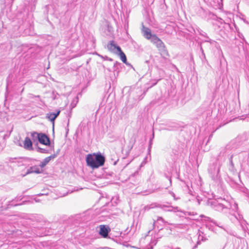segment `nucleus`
I'll list each match as a JSON object with an SVG mask.
<instances>
[{
    "label": "nucleus",
    "mask_w": 249,
    "mask_h": 249,
    "mask_svg": "<svg viewBox=\"0 0 249 249\" xmlns=\"http://www.w3.org/2000/svg\"><path fill=\"white\" fill-rule=\"evenodd\" d=\"M208 205L215 211L224 213H227L231 208V203L222 198L209 201Z\"/></svg>",
    "instance_id": "nucleus-3"
},
{
    "label": "nucleus",
    "mask_w": 249,
    "mask_h": 249,
    "mask_svg": "<svg viewBox=\"0 0 249 249\" xmlns=\"http://www.w3.org/2000/svg\"><path fill=\"white\" fill-rule=\"evenodd\" d=\"M143 36L147 39H150L152 38V35L151 33V30L148 28H145L143 31Z\"/></svg>",
    "instance_id": "nucleus-18"
},
{
    "label": "nucleus",
    "mask_w": 249,
    "mask_h": 249,
    "mask_svg": "<svg viewBox=\"0 0 249 249\" xmlns=\"http://www.w3.org/2000/svg\"><path fill=\"white\" fill-rule=\"evenodd\" d=\"M156 221L154 220V225L155 224Z\"/></svg>",
    "instance_id": "nucleus-31"
},
{
    "label": "nucleus",
    "mask_w": 249,
    "mask_h": 249,
    "mask_svg": "<svg viewBox=\"0 0 249 249\" xmlns=\"http://www.w3.org/2000/svg\"><path fill=\"white\" fill-rule=\"evenodd\" d=\"M167 179L169 180V184L170 185H171V184H172V181H171V177H167Z\"/></svg>",
    "instance_id": "nucleus-27"
},
{
    "label": "nucleus",
    "mask_w": 249,
    "mask_h": 249,
    "mask_svg": "<svg viewBox=\"0 0 249 249\" xmlns=\"http://www.w3.org/2000/svg\"><path fill=\"white\" fill-rule=\"evenodd\" d=\"M128 157H123L122 158L121 160H120L118 158V157H115V159H112L111 160H114L113 161V164L115 165L117 164V162H120V164L122 165H124V167H126L127 165H128L130 162L131 161L132 159L130 160H127Z\"/></svg>",
    "instance_id": "nucleus-8"
},
{
    "label": "nucleus",
    "mask_w": 249,
    "mask_h": 249,
    "mask_svg": "<svg viewBox=\"0 0 249 249\" xmlns=\"http://www.w3.org/2000/svg\"><path fill=\"white\" fill-rule=\"evenodd\" d=\"M235 218H236L237 220H239V219L241 218L240 216L238 215L239 218H238L236 215L234 216Z\"/></svg>",
    "instance_id": "nucleus-29"
},
{
    "label": "nucleus",
    "mask_w": 249,
    "mask_h": 249,
    "mask_svg": "<svg viewBox=\"0 0 249 249\" xmlns=\"http://www.w3.org/2000/svg\"><path fill=\"white\" fill-rule=\"evenodd\" d=\"M151 41L155 44L156 47L159 49L164 48L165 46L162 41L158 38L155 35L152 36V38L151 39Z\"/></svg>",
    "instance_id": "nucleus-10"
},
{
    "label": "nucleus",
    "mask_w": 249,
    "mask_h": 249,
    "mask_svg": "<svg viewBox=\"0 0 249 249\" xmlns=\"http://www.w3.org/2000/svg\"><path fill=\"white\" fill-rule=\"evenodd\" d=\"M106 157H86V161L88 166L92 169L98 168L104 165Z\"/></svg>",
    "instance_id": "nucleus-4"
},
{
    "label": "nucleus",
    "mask_w": 249,
    "mask_h": 249,
    "mask_svg": "<svg viewBox=\"0 0 249 249\" xmlns=\"http://www.w3.org/2000/svg\"><path fill=\"white\" fill-rule=\"evenodd\" d=\"M87 156H101V154H93V155H92L91 154H88Z\"/></svg>",
    "instance_id": "nucleus-28"
},
{
    "label": "nucleus",
    "mask_w": 249,
    "mask_h": 249,
    "mask_svg": "<svg viewBox=\"0 0 249 249\" xmlns=\"http://www.w3.org/2000/svg\"><path fill=\"white\" fill-rule=\"evenodd\" d=\"M232 157H231V158L229 159V170L232 172H234L235 169L234 167L233 163L232 160Z\"/></svg>",
    "instance_id": "nucleus-20"
},
{
    "label": "nucleus",
    "mask_w": 249,
    "mask_h": 249,
    "mask_svg": "<svg viewBox=\"0 0 249 249\" xmlns=\"http://www.w3.org/2000/svg\"><path fill=\"white\" fill-rule=\"evenodd\" d=\"M44 222L42 215L38 214H31L27 216L26 220L23 224L30 225L29 227H25L22 230H18L23 237L34 238L42 237L46 235L45 229L42 226V223Z\"/></svg>",
    "instance_id": "nucleus-1"
},
{
    "label": "nucleus",
    "mask_w": 249,
    "mask_h": 249,
    "mask_svg": "<svg viewBox=\"0 0 249 249\" xmlns=\"http://www.w3.org/2000/svg\"><path fill=\"white\" fill-rule=\"evenodd\" d=\"M169 193L174 198V199L175 200H178L179 199V197H176V195L175 194H174V193H173V192L172 191H169Z\"/></svg>",
    "instance_id": "nucleus-25"
},
{
    "label": "nucleus",
    "mask_w": 249,
    "mask_h": 249,
    "mask_svg": "<svg viewBox=\"0 0 249 249\" xmlns=\"http://www.w3.org/2000/svg\"><path fill=\"white\" fill-rule=\"evenodd\" d=\"M40 168H41L39 166V165L31 166L27 169L26 174L24 176L32 173H36L37 174H40L43 172L42 169Z\"/></svg>",
    "instance_id": "nucleus-9"
},
{
    "label": "nucleus",
    "mask_w": 249,
    "mask_h": 249,
    "mask_svg": "<svg viewBox=\"0 0 249 249\" xmlns=\"http://www.w3.org/2000/svg\"><path fill=\"white\" fill-rule=\"evenodd\" d=\"M158 207L159 208V204L154 203H152L150 205H147L144 207V210L145 211H148L151 209H153L154 208Z\"/></svg>",
    "instance_id": "nucleus-19"
},
{
    "label": "nucleus",
    "mask_w": 249,
    "mask_h": 249,
    "mask_svg": "<svg viewBox=\"0 0 249 249\" xmlns=\"http://www.w3.org/2000/svg\"><path fill=\"white\" fill-rule=\"evenodd\" d=\"M157 222H161L163 224H167L168 225H174V226H175V227H176V226L177 225V224L169 223V222L165 221L164 220V219L162 217H160V216H158L157 217Z\"/></svg>",
    "instance_id": "nucleus-21"
},
{
    "label": "nucleus",
    "mask_w": 249,
    "mask_h": 249,
    "mask_svg": "<svg viewBox=\"0 0 249 249\" xmlns=\"http://www.w3.org/2000/svg\"><path fill=\"white\" fill-rule=\"evenodd\" d=\"M55 157H47L42 161H41L39 164V166L42 168L44 167L52 159H53Z\"/></svg>",
    "instance_id": "nucleus-17"
},
{
    "label": "nucleus",
    "mask_w": 249,
    "mask_h": 249,
    "mask_svg": "<svg viewBox=\"0 0 249 249\" xmlns=\"http://www.w3.org/2000/svg\"><path fill=\"white\" fill-rule=\"evenodd\" d=\"M147 158L148 157H145L142 161V162L141 163V165H140V167L141 168L143 167L145 164L147 162Z\"/></svg>",
    "instance_id": "nucleus-24"
},
{
    "label": "nucleus",
    "mask_w": 249,
    "mask_h": 249,
    "mask_svg": "<svg viewBox=\"0 0 249 249\" xmlns=\"http://www.w3.org/2000/svg\"><path fill=\"white\" fill-rule=\"evenodd\" d=\"M60 111L58 110L56 113H49L47 114V117L52 122H54L55 119L60 114Z\"/></svg>",
    "instance_id": "nucleus-15"
},
{
    "label": "nucleus",
    "mask_w": 249,
    "mask_h": 249,
    "mask_svg": "<svg viewBox=\"0 0 249 249\" xmlns=\"http://www.w3.org/2000/svg\"><path fill=\"white\" fill-rule=\"evenodd\" d=\"M198 239V240L197 241L196 244L193 247L192 249H196L197 248L198 245L201 244V241L203 240V237L202 236L201 238H200V235H199Z\"/></svg>",
    "instance_id": "nucleus-22"
},
{
    "label": "nucleus",
    "mask_w": 249,
    "mask_h": 249,
    "mask_svg": "<svg viewBox=\"0 0 249 249\" xmlns=\"http://www.w3.org/2000/svg\"><path fill=\"white\" fill-rule=\"evenodd\" d=\"M110 228L107 225H100L99 234L103 238H106L108 236V233L110 231Z\"/></svg>",
    "instance_id": "nucleus-7"
},
{
    "label": "nucleus",
    "mask_w": 249,
    "mask_h": 249,
    "mask_svg": "<svg viewBox=\"0 0 249 249\" xmlns=\"http://www.w3.org/2000/svg\"><path fill=\"white\" fill-rule=\"evenodd\" d=\"M159 208H160L163 211L166 212H177L180 211V209L178 207H173L170 205L159 204Z\"/></svg>",
    "instance_id": "nucleus-11"
},
{
    "label": "nucleus",
    "mask_w": 249,
    "mask_h": 249,
    "mask_svg": "<svg viewBox=\"0 0 249 249\" xmlns=\"http://www.w3.org/2000/svg\"><path fill=\"white\" fill-rule=\"evenodd\" d=\"M21 198H20V196L19 197H17L15 198V199L12 200V201H10L9 202V204L8 205V207L10 208L11 207L13 206H17L21 205L22 203H17L16 202H18V201L20 200Z\"/></svg>",
    "instance_id": "nucleus-16"
},
{
    "label": "nucleus",
    "mask_w": 249,
    "mask_h": 249,
    "mask_svg": "<svg viewBox=\"0 0 249 249\" xmlns=\"http://www.w3.org/2000/svg\"><path fill=\"white\" fill-rule=\"evenodd\" d=\"M89 219V216H86L83 213L77 215L75 220L77 221V223H83L87 222Z\"/></svg>",
    "instance_id": "nucleus-13"
},
{
    "label": "nucleus",
    "mask_w": 249,
    "mask_h": 249,
    "mask_svg": "<svg viewBox=\"0 0 249 249\" xmlns=\"http://www.w3.org/2000/svg\"><path fill=\"white\" fill-rule=\"evenodd\" d=\"M33 136L36 135L39 142L45 145H49L50 142L49 138L44 134L34 132L32 133Z\"/></svg>",
    "instance_id": "nucleus-6"
},
{
    "label": "nucleus",
    "mask_w": 249,
    "mask_h": 249,
    "mask_svg": "<svg viewBox=\"0 0 249 249\" xmlns=\"http://www.w3.org/2000/svg\"><path fill=\"white\" fill-rule=\"evenodd\" d=\"M232 208V210L233 211H234L235 212L237 211L238 209L237 204L236 203H234L233 205V207Z\"/></svg>",
    "instance_id": "nucleus-26"
},
{
    "label": "nucleus",
    "mask_w": 249,
    "mask_h": 249,
    "mask_svg": "<svg viewBox=\"0 0 249 249\" xmlns=\"http://www.w3.org/2000/svg\"><path fill=\"white\" fill-rule=\"evenodd\" d=\"M109 49L110 50H116L117 52L115 53H117L119 55L121 60L124 63H126L127 59L125 54L122 51L121 48L114 44L113 41H111L109 44Z\"/></svg>",
    "instance_id": "nucleus-5"
},
{
    "label": "nucleus",
    "mask_w": 249,
    "mask_h": 249,
    "mask_svg": "<svg viewBox=\"0 0 249 249\" xmlns=\"http://www.w3.org/2000/svg\"><path fill=\"white\" fill-rule=\"evenodd\" d=\"M23 147L25 149L31 150L33 149V143L29 137H26L23 142Z\"/></svg>",
    "instance_id": "nucleus-12"
},
{
    "label": "nucleus",
    "mask_w": 249,
    "mask_h": 249,
    "mask_svg": "<svg viewBox=\"0 0 249 249\" xmlns=\"http://www.w3.org/2000/svg\"><path fill=\"white\" fill-rule=\"evenodd\" d=\"M147 158L148 157H145L142 161V162L141 163V165H140V167L141 168L143 167L145 164L147 162Z\"/></svg>",
    "instance_id": "nucleus-23"
},
{
    "label": "nucleus",
    "mask_w": 249,
    "mask_h": 249,
    "mask_svg": "<svg viewBox=\"0 0 249 249\" xmlns=\"http://www.w3.org/2000/svg\"><path fill=\"white\" fill-rule=\"evenodd\" d=\"M181 249V248H179V247H177V248H176L175 249Z\"/></svg>",
    "instance_id": "nucleus-30"
},
{
    "label": "nucleus",
    "mask_w": 249,
    "mask_h": 249,
    "mask_svg": "<svg viewBox=\"0 0 249 249\" xmlns=\"http://www.w3.org/2000/svg\"><path fill=\"white\" fill-rule=\"evenodd\" d=\"M223 161L222 158H214L211 160L208 169L210 177L218 185H221L222 181L219 172Z\"/></svg>",
    "instance_id": "nucleus-2"
},
{
    "label": "nucleus",
    "mask_w": 249,
    "mask_h": 249,
    "mask_svg": "<svg viewBox=\"0 0 249 249\" xmlns=\"http://www.w3.org/2000/svg\"><path fill=\"white\" fill-rule=\"evenodd\" d=\"M205 219V220L210 222L212 223H213V225H214L216 226H217L222 229L225 230L223 224L221 222H218L214 220V219L211 218V217H208V216H204Z\"/></svg>",
    "instance_id": "nucleus-14"
}]
</instances>
